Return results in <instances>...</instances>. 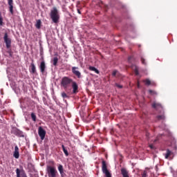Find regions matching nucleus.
<instances>
[{
    "label": "nucleus",
    "instance_id": "obj_1",
    "mask_svg": "<svg viewBox=\"0 0 177 177\" xmlns=\"http://www.w3.org/2000/svg\"><path fill=\"white\" fill-rule=\"evenodd\" d=\"M50 17L53 20V23H59V20H60V15L59 14V10L56 7H54L50 10Z\"/></svg>",
    "mask_w": 177,
    "mask_h": 177
},
{
    "label": "nucleus",
    "instance_id": "obj_2",
    "mask_svg": "<svg viewBox=\"0 0 177 177\" xmlns=\"http://www.w3.org/2000/svg\"><path fill=\"white\" fill-rule=\"evenodd\" d=\"M74 82V80H73V79L65 76L64 77H62V80H61V85L62 86H63L64 89H66L67 88H68V86L71 84H73Z\"/></svg>",
    "mask_w": 177,
    "mask_h": 177
},
{
    "label": "nucleus",
    "instance_id": "obj_3",
    "mask_svg": "<svg viewBox=\"0 0 177 177\" xmlns=\"http://www.w3.org/2000/svg\"><path fill=\"white\" fill-rule=\"evenodd\" d=\"M46 171H47L48 177H56V175H57V170L55 167L48 165L46 167Z\"/></svg>",
    "mask_w": 177,
    "mask_h": 177
},
{
    "label": "nucleus",
    "instance_id": "obj_4",
    "mask_svg": "<svg viewBox=\"0 0 177 177\" xmlns=\"http://www.w3.org/2000/svg\"><path fill=\"white\" fill-rule=\"evenodd\" d=\"M102 171L103 174H104L105 177H111V173H110L109 169H107V163L106 162V160H102Z\"/></svg>",
    "mask_w": 177,
    "mask_h": 177
},
{
    "label": "nucleus",
    "instance_id": "obj_5",
    "mask_svg": "<svg viewBox=\"0 0 177 177\" xmlns=\"http://www.w3.org/2000/svg\"><path fill=\"white\" fill-rule=\"evenodd\" d=\"M38 135L41 140H44V139H45V136H46V131H45L42 127H39L38 128Z\"/></svg>",
    "mask_w": 177,
    "mask_h": 177
},
{
    "label": "nucleus",
    "instance_id": "obj_6",
    "mask_svg": "<svg viewBox=\"0 0 177 177\" xmlns=\"http://www.w3.org/2000/svg\"><path fill=\"white\" fill-rule=\"evenodd\" d=\"M72 86V95H77L78 92H80L79 87H78V84H77V82L73 81V82L71 84Z\"/></svg>",
    "mask_w": 177,
    "mask_h": 177
},
{
    "label": "nucleus",
    "instance_id": "obj_7",
    "mask_svg": "<svg viewBox=\"0 0 177 177\" xmlns=\"http://www.w3.org/2000/svg\"><path fill=\"white\" fill-rule=\"evenodd\" d=\"M4 41L6 43V46L7 49H9L12 45V40H10V38L8 37V33L6 32L4 34V37H3Z\"/></svg>",
    "mask_w": 177,
    "mask_h": 177
},
{
    "label": "nucleus",
    "instance_id": "obj_8",
    "mask_svg": "<svg viewBox=\"0 0 177 177\" xmlns=\"http://www.w3.org/2000/svg\"><path fill=\"white\" fill-rule=\"evenodd\" d=\"M80 68L77 66L72 67V73L74 75H76L77 78H81V72L78 71Z\"/></svg>",
    "mask_w": 177,
    "mask_h": 177
},
{
    "label": "nucleus",
    "instance_id": "obj_9",
    "mask_svg": "<svg viewBox=\"0 0 177 177\" xmlns=\"http://www.w3.org/2000/svg\"><path fill=\"white\" fill-rule=\"evenodd\" d=\"M39 68L41 74H45V71L46 70V64L45 63V61L43 60L41 62Z\"/></svg>",
    "mask_w": 177,
    "mask_h": 177
},
{
    "label": "nucleus",
    "instance_id": "obj_10",
    "mask_svg": "<svg viewBox=\"0 0 177 177\" xmlns=\"http://www.w3.org/2000/svg\"><path fill=\"white\" fill-rule=\"evenodd\" d=\"M17 177H28L24 170L16 169Z\"/></svg>",
    "mask_w": 177,
    "mask_h": 177
},
{
    "label": "nucleus",
    "instance_id": "obj_11",
    "mask_svg": "<svg viewBox=\"0 0 177 177\" xmlns=\"http://www.w3.org/2000/svg\"><path fill=\"white\" fill-rule=\"evenodd\" d=\"M152 107L155 109V110H162V104L160 102H153L152 104Z\"/></svg>",
    "mask_w": 177,
    "mask_h": 177
},
{
    "label": "nucleus",
    "instance_id": "obj_12",
    "mask_svg": "<svg viewBox=\"0 0 177 177\" xmlns=\"http://www.w3.org/2000/svg\"><path fill=\"white\" fill-rule=\"evenodd\" d=\"M8 5L9 6L8 8L10 10V13L13 15L15 12L13 11V0H8Z\"/></svg>",
    "mask_w": 177,
    "mask_h": 177
},
{
    "label": "nucleus",
    "instance_id": "obj_13",
    "mask_svg": "<svg viewBox=\"0 0 177 177\" xmlns=\"http://www.w3.org/2000/svg\"><path fill=\"white\" fill-rule=\"evenodd\" d=\"M58 171L61 175V177L66 176V173H64V168L62 165H58Z\"/></svg>",
    "mask_w": 177,
    "mask_h": 177
},
{
    "label": "nucleus",
    "instance_id": "obj_14",
    "mask_svg": "<svg viewBox=\"0 0 177 177\" xmlns=\"http://www.w3.org/2000/svg\"><path fill=\"white\" fill-rule=\"evenodd\" d=\"M30 68L31 74H37V68L35 67V64H34V60H32V63L30 64Z\"/></svg>",
    "mask_w": 177,
    "mask_h": 177
},
{
    "label": "nucleus",
    "instance_id": "obj_15",
    "mask_svg": "<svg viewBox=\"0 0 177 177\" xmlns=\"http://www.w3.org/2000/svg\"><path fill=\"white\" fill-rule=\"evenodd\" d=\"M13 156L15 157V158H19V157H20V153H19V147L17 146L15 147Z\"/></svg>",
    "mask_w": 177,
    "mask_h": 177
},
{
    "label": "nucleus",
    "instance_id": "obj_16",
    "mask_svg": "<svg viewBox=\"0 0 177 177\" xmlns=\"http://www.w3.org/2000/svg\"><path fill=\"white\" fill-rule=\"evenodd\" d=\"M120 171L123 177H129V173L128 172V170H127V169L122 168Z\"/></svg>",
    "mask_w": 177,
    "mask_h": 177
},
{
    "label": "nucleus",
    "instance_id": "obj_17",
    "mask_svg": "<svg viewBox=\"0 0 177 177\" xmlns=\"http://www.w3.org/2000/svg\"><path fill=\"white\" fill-rule=\"evenodd\" d=\"M81 117H83V118H89V115H91V113L89 112H80Z\"/></svg>",
    "mask_w": 177,
    "mask_h": 177
},
{
    "label": "nucleus",
    "instance_id": "obj_18",
    "mask_svg": "<svg viewBox=\"0 0 177 177\" xmlns=\"http://www.w3.org/2000/svg\"><path fill=\"white\" fill-rule=\"evenodd\" d=\"M172 154H174V153H172V151H171V150L167 149V152L165 155V157L166 159H168V158H169V157H171V156H172Z\"/></svg>",
    "mask_w": 177,
    "mask_h": 177
},
{
    "label": "nucleus",
    "instance_id": "obj_19",
    "mask_svg": "<svg viewBox=\"0 0 177 177\" xmlns=\"http://www.w3.org/2000/svg\"><path fill=\"white\" fill-rule=\"evenodd\" d=\"M88 70H90V71H94L96 73V74H99V70H97V68H96L94 66H89L88 67Z\"/></svg>",
    "mask_w": 177,
    "mask_h": 177
},
{
    "label": "nucleus",
    "instance_id": "obj_20",
    "mask_svg": "<svg viewBox=\"0 0 177 177\" xmlns=\"http://www.w3.org/2000/svg\"><path fill=\"white\" fill-rule=\"evenodd\" d=\"M15 135L17 136H19V138L24 137V136L23 135V133L20 130H17L15 132Z\"/></svg>",
    "mask_w": 177,
    "mask_h": 177
},
{
    "label": "nucleus",
    "instance_id": "obj_21",
    "mask_svg": "<svg viewBox=\"0 0 177 177\" xmlns=\"http://www.w3.org/2000/svg\"><path fill=\"white\" fill-rule=\"evenodd\" d=\"M59 62V58H57V57H55L53 59V66H57V62Z\"/></svg>",
    "mask_w": 177,
    "mask_h": 177
},
{
    "label": "nucleus",
    "instance_id": "obj_22",
    "mask_svg": "<svg viewBox=\"0 0 177 177\" xmlns=\"http://www.w3.org/2000/svg\"><path fill=\"white\" fill-rule=\"evenodd\" d=\"M62 150H63V151H64L65 156H66V157H68V151H67V149H66V147H64V145H62Z\"/></svg>",
    "mask_w": 177,
    "mask_h": 177
},
{
    "label": "nucleus",
    "instance_id": "obj_23",
    "mask_svg": "<svg viewBox=\"0 0 177 177\" xmlns=\"http://www.w3.org/2000/svg\"><path fill=\"white\" fill-rule=\"evenodd\" d=\"M143 82H145V85H147V86L151 85V81H150V80L149 79H146L143 80Z\"/></svg>",
    "mask_w": 177,
    "mask_h": 177
},
{
    "label": "nucleus",
    "instance_id": "obj_24",
    "mask_svg": "<svg viewBox=\"0 0 177 177\" xmlns=\"http://www.w3.org/2000/svg\"><path fill=\"white\" fill-rule=\"evenodd\" d=\"M41 20L39 19L37 21V23H36V25H35V27L37 28L38 29L41 28Z\"/></svg>",
    "mask_w": 177,
    "mask_h": 177
},
{
    "label": "nucleus",
    "instance_id": "obj_25",
    "mask_svg": "<svg viewBox=\"0 0 177 177\" xmlns=\"http://www.w3.org/2000/svg\"><path fill=\"white\" fill-rule=\"evenodd\" d=\"M31 118L32 120V121H37V115H35V113H31Z\"/></svg>",
    "mask_w": 177,
    "mask_h": 177
},
{
    "label": "nucleus",
    "instance_id": "obj_26",
    "mask_svg": "<svg viewBox=\"0 0 177 177\" xmlns=\"http://www.w3.org/2000/svg\"><path fill=\"white\" fill-rule=\"evenodd\" d=\"M62 97L64 98V99H68V95H67V94L64 92H62Z\"/></svg>",
    "mask_w": 177,
    "mask_h": 177
},
{
    "label": "nucleus",
    "instance_id": "obj_27",
    "mask_svg": "<svg viewBox=\"0 0 177 177\" xmlns=\"http://www.w3.org/2000/svg\"><path fill=\"white\" fill-rule=\"evenodd\" d=\"M149 93H150V95H157V91H156L149 90Z\"/></svg>",
    "mask_w": 177,
    "mask_h": 177
},
{
    "label": "nucleus",
    "instance_id": "obj_28",
    "mask_svg": "<svg viewBox=\"0 0 177 177\" xmlns=\"http://www.w3.org/2000/svg\"><path fill=\"white\" fill-rule=\"evenodd\" d=\"M142 177H147V171L145 170L142 174H141Z\"/></svg>",
    "mask_w": 177,
    "mask_h": 177
},
{
    "label": "nucleus",
    "instance_id": "obj_29",
    "mask_svg": "<svg viewBox=\"0 0 177 177\" xmlns=\"http://www.w3.org/2000/svg\"><path fill=\"white\" fill-rule=\"evenodd\" d=\"M133 59V56H129L128 57V62H129V63H132V59Z\"/></svg>",
    "mask_w": 177,
    "mask_h": 177
},
{
    "label": "nucleus",
    "instance_id": "obj_30",
    "mask_svg": "<svg viewBox=\"0 0 177 177\" xmlns=\"http://www.w3.org/2000/svg\"><path fill=\"white\" fill-rule=\"evenodd\" d=\"M165 118V116L164 115H158V120H164Z\"/></svg>",
    "mask_w": 177,
    "mask_h": 177
},
{
    "label": "nucleus",
    "instance_id": "obj_31",
    "mask_svg": "<svg viewBox=\"0 0 177 177\" xmlns=\"http://www.w3.org/2000/svg\"><path fill=\"white\" fill-rule=\"evenodd\" d=\"M141 62L142 64H146V60L145 59V58L141 57Z\"/></svg>",
    "mask_w": 177,
    "mask_h": 177
},
{
    "label": "nucleus",
    "instance_id": "obj_32",
    "mask_svg": "<svg viewBox=\"0 0 177 177\" xmlns=\"http://www.w3.org/2000/svg\"><path fill=\"white\" fill-rule=\"evenodd\" d=\"M115 86H117V88H119L120 89L122 88V85L121 84H115Z\"/></svg>",
    "mask_w": 177,
    "mask_h": 177
},
{
    "label": "nucleus",
    "instance_id": "obj_33",
    "mask_svg": "<svg viewBox=\"0 0 177 177\" xmlns=\"http://www.w3.org/2000/svg\"><path fill=\"white\" fill-rule=\"evenodd\" d=\"M134 73H135L136 75H139V71L138 70V68L135 69Z\"/></svg>",
    "mask_w": 177,
    "mask_h": 177
},
{
    "label": "nucleus",
    "instance_id": "obj_34",
    "mask_svg": "<svg viewBox=\"0 0 177 177\" xmlns=\"http://www.w3.org/2000/svg\"><path fill=\"white\" fill-rule=\"evenodd\" d=\"M112 75L113 77H115V75H117V71H113L112 73Z\"/></svg>",
    "mask_w": 177,
    "mask_h": 177
},
{
    "label": "nucleus",
    "instance_id": "obj_35",
    "mask_svg": "<svg viewBox=\"0 0 177 177\" xmlns=\"http://www.w3.org/2000/svg\"><path fill=\"white\" fill-rule=\"evenodd\" d=\"M3 24V19L0 17V26H2Z\"/></svg>",
    "mask_w": 177,
    "mask_h": 177
},
{
    "label": "nucleus",
    "instance_id": "obj_36",
    "mask_svg": "<svg viewBox=\"0 0 177 177\" xmlns=\"http://www.w3.org/2000/svg\"><path fill=\"white\" fill-rule=\"evenodd\" d=\"M50 164H51V165H55V161L50 160Z\"/></svg>",
    "mask_w": 177,
    "mask_h": 177
},
{
    "label": "nucleus",
    "instance_id": "obj_37",
    "mask_svg": "<svg viewBox=\"0 0 177 177\" xmlns=\"http://www.w3.org/2000/svg\"><path fill=\"white\" fill-rule=\"evenodd\" d=\"M149 147H150V149H154V146L153 145H150Z\"/></svg>",
    "mask_w": 177,
    "mask_h": 177
},
{
    "label": "nucleus",
    "instance_id": "obj_38",
    "mask_svg": "<svg viewBox=\"0 0 177 177\" xmlns=\"http://www.w3.org/2000/svg\"><path fill=\"white\" fill-rule=\"evenodd\" d=\"M146 136H147V138H149V136H150V133H146Z\"/></svg>",
    "mask_w": 177,
    "mask_h": 177
},
{
    "label": "nucleus",
    "instance_id": "obj_39",
    "mask_svg": "<svg viewBox=\"0 0 177 177\" xmlns=\"http://www.w3.org/2000/svg\"><path fill=\"white\" fill-rule=\"evenodd\" d=\"M77 12L79 13V15H81V11L80 10V9L77 10Z\"/></svg>",
    "mask_w": 177,
    "mask_h": 177
},
{
    "label": "nucleus",
    "instance_id": "obj_40",
    "mask_svg": "<svg viewBox=\"0 0 177 177\" xmlns=\"http://www.w3.org/2000/svg\"><path fill=\"white\" fill-rule=\"evenodd\" d=\"M9 53H10V56H12V53H11V52H10Z\"/></svg>",
    "mask_w": 177,
    "mask_h": 177
}]
</instances>
